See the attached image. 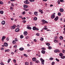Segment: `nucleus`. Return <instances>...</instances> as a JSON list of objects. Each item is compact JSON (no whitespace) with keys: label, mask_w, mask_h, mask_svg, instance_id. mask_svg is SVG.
<instances>
[{"label":"nucleus","mask_w":65,"mask_h":65,"mask_svg":"<svg viewBox=\"0 0 65 65\" xmlns=\"http://www.w3.org/2000/svg\"><path fill=\"white\" fill-rule=\"evenodd\" d=\"M26 1H25L24 3L26 4H30V2L28 1L29 0H25Z\"/></svg>","instance_id":"1"},{"label":"nucleus","mask_w":65,"mask_h":65,"mask_svg":"<svg viewBox=\"0 0 65 65\" xmlns=\"http://www.w3.org/2000/svg\"><path fill=\"white\" fill-rule=\"evenodd\" d=\"M41 21L43 24H45L46 23L47 24V23H48V22H47L45 20H42Z\"/></svg>","instance_id":"2"},{"label":"nucleus","mask_w":65,"mask_h":65,"mask_svg":"<svg viewBox=\"0 0 65 65\" xmlns=\"http://www.w3.org/2000/svg\"><path fill=\"white\" fill-rule=\"evenodd\" d=\"M32 29L34 31H35V30H39V29L38 28H36L35 27H33L32 28Z\"/></svg>","instance_id":"3"},{"label":"nucleus","mask_w":65,"mask_h":65,"mask_svg":"<svg viewBox=\"0 0 65 65\" xmlns=\"http://www.w3.org/2000/svg\"><path fill=\"white\" fill-rule=\"evenodd\" d=\"M55 18V15H54V14H52L51 18L52 19H54Z\"/></svg>","instance_id":"4"},{"label":"nucleus","mask_w":65,"mask_h":65,"mask_svg":"<svg viewBox=\"0 0 65 65\" xmlns=\"http://www.w3.org/2000/svg\"><path fill=\"white\" fill-rule=\"evenodd\" d=\"M15 25H13V26L11 27V29H15Z\"/></svg>","instance_id":"5"},{"label":"nucleus","mask_w":65,"mask_h":65,"mask_svg":"<svg viewBox=\"0 0 65 65\" xmlns=\"http://www.w3.org/2000/svg\"><path fill=\"white\" fill-rule=\"evenodd\" d=\"M58 19H59V17L58 16H57L54 19V20L55 21H57V20H58Z\"/></svg>","instance_id":"6"},{"label":"nucleus","mask_w":65,"mask_h":65,"mask_svg":"<svg viewBox=\"0 0 65 65\" xmlns=\"http://www.w3.org/2000/svg\"><path fill=\"white\" fill-rule=\"evenodd\" d=\"M23 7L25 8H26L28 7V6L24 4L23 5Z\"/></svg>","instance_id":"7"},{"label":"nucleus","mask_w":65,"mask_h":65,"mask_svg":"<svg viewBox=\"0 0 65 65\" xmlns=\"http://www.w3.org/2000/svg\"><path fill=\"white\" fill-rule=\"evenodd\" d=\"M1 24L2 25H4L5 24V22L4 21H2L1 22Z\"/></svg>","instance_id":"8"},{"label":"nucleus","mask_w":65,"mask_h":65,"mask_svg":"<svg viewBox=\"0 0 65 65\" xmlns=\"http://www.w3.org/2000/svg\"><path fill=\"white\" fill-rule=\"evenodd\" d=\"M57 52H59V50L58 49H56L54 50L55 53H57Z\"/></svg>","instance_id":"9"},{"label":"nucleus","mask_w":65,"mask_h":65,"mask_svg":"<svg viewBox=\"0 0 65 65\" xmlns=\"http://www.w3.org/2000/svg\"><path fill=\"white\" fill-rule=\"evenodd\" d=\"M32 60L33 61H36V58L35 57H34L32 58Z\"/></svg>","instance_id":"10"},{"label":"nucleus","mask_w":65,"mask_h":65,"mask_svg":"<svg viewBox=\"0 0 65 65\" xmlns=\"http://www.w3.org/2000/svg\"><path fill=\"white\" fill-rule=\"evenodd\" d=\"M24 34L25 35H27L28 34V33H27V31H25L24 32Z\"/></svg>","instance_id":"11"},{"label":"nucleus","mask_w":65,"mask_h":65,"mask_svg":"<svg viewBox=\"0 0 65 65\" xmlns=\"http://www.w3.org/2000/svg\"><path fill=\"white\" fill-rule=\"evenodd\" d=\"M19 30L20 29L19 28H18L16 29L15 31V32H19Z\"/></svg>","instance_id":"12"},{"label":"nucleus","mask_w":65,"mask_h":65,"mask_svg":"<svg viewBox=\"0 0 65 65\" xmlns=\"http://www.w3.org/2000/svg\"><path fill=\"white\" fill-rule=\"evenodd\" d=\"M24 50V48L23 47H21L19 48V50L21 51H23Z\"/></svg>","instance_id":"13"},{"label":"nucleus","mask_w":65,"mask_h":65,"mask_svg":"<svg viewBox=\"0 0 65 65\" xmlns=\"http://www.w3.org/2000/svg\"><path fill=\"white\" fill-rule=\"evenodd\" d=\"M26 28L29 30H31V29H32V28L30 27H26Z\"/></svg>","instance_id":"14"},{"label":"nucleus","mask_w":65,"mask_h":65,"mask_svg":"<svg viewBox=\"0 0 65 65\" xmlns=\"http://www.w3.org/2000/svg\"><path fill=\"white\" fill-rule=\"evenodd\" d=\"M4 45L5 46H8V44L6 43H5L4 44Z\"/></svg>","instance_id":"15"},{"label":"nucleus","mask_w":65,"mask_h":65,"mask_svg":"<svg viewBox=\"0 0 65 65\" xmlns=\"http://www.w3.org/2000/svg\"><path fill=\"white\" fill-rule=\"evenodd\" d=\"M60 12H63L64 11V10H63V9L61 8L60 9Z\"/></svg>","instance_id":"16"},{"label":"nucleus","mask_w":65,"mask_h":65,"mask_svg":"<svg viewBox=\"0 0 65 65\" xmlns=\"http://www.w3.org/2000/svg\"><path fill=\"white\" fill-rule=\"evenodd\" d=\"M40 60L41 61V62H44V60H43V59H42V58H40Z\"/></svg>","instance_id":"17"},{"label":"nucleus","mask_w":65,"mask_h":65,"mask_svg":"<svg viewBox=\"0 0 65 65\" xmlns=\"http://www.w3.org/2000/svg\"><path fill=\"white\" fill-rule=\"evenodd\" d=\"M41 53L42 54H44L45 53V51L43 50L41 51Z\"/></svg>","instance_id":"18"},{"label":"nucleus","mask_w":65,"mask_h":65,"mask_svg":"<svg viewBox=\"0 0 65 65\" xmlns=\"http://www.w3.org/2000/svg\"><path fill=\"white\" fill-rule=\"evenodd\" d=\"M59 38L60 40H63V37L62 36H60Z\"/></svg>","instance_id":"19"},{"label":"nucleus","mask_w":65,"mask_h":65,"mask_svg":"<svg viewBox=\"0 0 65 65\" xmlns=\"http://www.w3.org/2000/svg\"><path fill=\"white\" fill-rule=\"evenodd\" d=\"M6 38V37L5 36H3L2 38V40H4L5 38Z\"/></svg>","instance_id":"20"},{"label":"nucleus","mask_w":65,"mask_h":65,"mask_svg":"<svg viewBox=\"0 0 65 65\" xmlns=\"http://www.w3.org/2000/svg\"><path fill=\"white\" fill-rule=\"evenodd\" d=\"M12 43L13 44H15L16 43V41H15L14 40L13 41Z\"/></svg>","instance_id":"21"},{"label":"nucleus","mask_w":65,"mask_h":65,"mask_svg":"<svg viewBox=\"0 0 65 65\" xmlns=\"http://www.w3.org/2000/svg\"><path fill=\"white\" fill-rule=\"evenodd\" d=\"M59 56L61 57L63 56V54H62V53H60L59 54Z\"/></svg>","instance_id":"22"},{"label":"nucleus","mask_w":65,"mask_h":65,"mask_svg":"<svg viewBox=\"0 0 65 65\" xmlns=\"http://www.w3.org/2000/svg\"><path fill=\"white\" fill-rule=\"evenodd\" d=\"M34 21H37V18L36 17H35L34 18Z\"/></svg>","instance_id":"23"},{"label":"nucleus","mask_w":65,"mask_h":65,"mask_svg":"<svg viewBox=\"0 0 65 65\" xmlns=\"http://www.w3.org/2000/svg\"><path fill=\"white\" fill-rule=\"evenodd\" d=\"M39 12H40L41 13H43V12H42V10L40 9H39Z\"/></svg>","instance_id":"24"},{"label":"nucleus","mask_w":65,"mask_h":65,"mask_svg":"<svg viewBox=\"0 0 65 65\" xmlns=\"http://www.w3.org/2000/svg\"><path fill=\"white\" fill-rule=\"evenodd\" d=\"M20 38L21 39L23 38H24V36L23 35H21L20 36Z\"/></svg>","instance_id":"25"},{"label":"nucleus","mask_w":65,"mask_h":65,"mask_svg":"<svg viewBox=\"0 0 65 65\" xmlns=\"http://www.w3.org/2000/svg\"><path fill=\"white\" fill-rule=\"evenodd\" d=\"M9 51H10V50H5V52H9Z\"/></svg>","instance_id":"26"},{"label":"nucleus","mask_w":65,"mask_h":65,"mask_svg":"<svg viewBox=\"0 0 65 65\" xmlns=\"http://www.w3.org/2000/svg\"><path fill=\"white\" fill-rule=\"evenodd\" d=\"M58 15H59V16H60V15H61V13H60V12H58Z\"/></svg>","instance_id":"27"},{"label":"nucleus","mask_w":65,"mask_h":65,"mask_svg":"<svg viewBox=\"0 0 65 65\" xmlns=\"http://www.w3.org/2000/svg\"><path fill=\"white\" fill-rule=\"evenodd\" d=\"M11 60V59H9L8 61V63H9L10 61Z\"/></svg>","instance_id":"28"},{"label":"nucleus","mask_w":65,"mask_h":65,"mask_svg":"<svg viewBox=\"0 0 65 65\" xmlns=\"http://www.w3.org/2000/svg\"><path fill=\"white\" fill-rule=\"evenodd\" d=\"M3 11H0V13L1 14H3Z\"/></svg>","instance_id":"29"},{"label":"nucleus","mask_w":65,"mask_h":65,"mask_svg":"<svg viewBox=\"0 0 65 65\" xmlns=\"http://www.w3.org/2000/svg\"><path fill=\"white\" fill-rule=\"evenodd\" d=\"M48 49L49 50H51V49H52V47H51V46H48Z\"/></svg>","instance_id":"30"},{"label":"nucleus","mask_w":65,"mask_h":65,"mask_svg":"<svg viewBox=\"0 0 65 65\" xmlns=\"http://www.w3.org/2000/svg\"><path fill=\"white\" fill-rule=\"evenodd\" d=\"M37 13H38V12H34V14L35 15L37 14Z\"/></svg>","instance_id":"31"},{"label":"nucleus","mask_w":65,"mask_h":65,"mask_svg":"<svg viewBox=\"0 0 65 65\" xmlns=\"http://www.w3.org/2000/svg\"><path fill=\"white\" fill-rule=\"evenodd\" d=\"M3 4V2L2 1H0V4Z\"/></svg>","instance_id":"32"},{"label":"nucleus","mask_w":65,"mask_h":65,"mask_svg":"<svg viewBox=\"0 0 65 65\" xmlns=\"http://www.w3.org/2000/svg\"><path fill=\"white\" fill-rule=\"evenodd\" d=\"M26 65H28L29 64V63L28 62H26L25 63Z\"/></svg>","instance_id":"33"},{"label":"nucleus","mask_w":65,"mask_h":65,"mask_svg":"<svg viewBox=\"0 0 65 65\" xmlns=\"http://www.w3.org/2000/svg\"><path fill=\"white\" fill-rule=\"evenodd\" d=\"M65 58V56H64L63 57L61 56V59H64Z\"/></svg>","instance_id":"34"},{"label":"nucleus","mask_w":65,"mask_h":65,"mask_svg":"<svg viewBox=\"0 0 65 65\" xmlns=\"http://www.w3.org/2000/svg\"><path fill=\"white\" fill-rule=\"evenodd\" d=\"M49 60H53V58L52 57H51L50 58Z\"/></svg>","instance_id":"35"},{"label":"nucleus","mask_w":65,"mask_h":65,"mask_svg":"<svg viewBox=\"0 0 65 65\" xmlns=\"http://www.w3.org/2000/svg\"><path fill=\"white\" fill-rule=\"evenodd\" d=\"M29 38V37L28 36H27L26 37V39H28V38Z\"/></svg>","instance_id":"36"},{"label":"nucleus","mask_w":65,"mask_h":65,"mask_svg":"<svg viewBox=\"0 0 65 65\" xmlns=\"http://www.w3.org/2000/svg\"><path fill=\"white\" fill-rule=\"evenodd\" d=\"M24 56H25L26 57H28V55H26V54H24Z\"/></svg>","instance_id":"37"},{"label":"nucleus","mask_w":65,"mask_h":65,"mask_svg":"<svg viewBox=\"0 0 65 65\" xmlns=\"http://www.w3.org/2000/svg\"><path fill=\"white\" fill-rule=\"evenodd\" d=\"M60 1H59V0H58L57 1V3H58V4H60Z\"/></svg>","instance_id":"38"},{"label":"nucleus","mask_w":65,"mask_h":65,"mask_svg":"<svg viewBox=\"0 0 65 65\" xmlns=\"http://www.w3.org/2000/svg\"><path fill=\"white\" fill-rule=\"evenodd\" d=\"M25 11H24L23 12V13H22V14L23 15H24V14H25Z\"/></svg>","instance_id":"39"},{"label":"nucleus","mask_w":65,"mask_h":65,"mask_svg":"<svg viewBox=\"0 0 65 65\" xmlns=\"http://www.w3.org/2000/svg\"><path fill=\"white\" fill-rule=\"evenodd\" d=\"M24 10H25L26 11H28V10H29V9H24Z\"/></svg>","instance_id":"40"},{"label":"nucleus","mask_w":65,"mask_h":65,"mask_svg":"<svg viewBox=\"0 0 65 65\" xmlns=\"http://www.w3.org/2000/svg\"><path fill=\"white\" fill-rule=\"evenodd\" d=\"M46 45L48 46H49V45H50V43H47Z\"/></svg>","instance_id":"41"},{"label":"nucleus","mask_w":65,"mask_h":65,"mask_svg":"<svg viewBox=\"0 0 65 65\" xmlns=\"http://www.w3.org/2000/svg\"><path fill=\"white\" fill-rule=\"evenodd\" d=\"M13 61L14 63H16V60H15V59H14L13 60Z\"/></svg>","instance_id":"42"},{"label":"nucleus","mask_w":65,"mask_h":65,"mask_svg":"<svg viewBox=\"0 0 65 65\" xmlns=\"http://www.w3.org/2000/svg\"><path fill=\"white\" fill-rule=\"evenodd\" d=\"M55 60L57 61V62H59V60L58 59L56 58Z\"/></svg>","instance_id":"43"},{"label":"nucleus","mask_w":65,"mask_h":65,"mask_svg":"<svg viewBox=\"0 0 65 65\" xmlns=\"http://www.w3.org/2000/svg\"><path fill=\"white\" fill-rule=\"evenodd\" d=\"M14 41H18V39H17V38H15V39Z\"/></svg>","instance_id":"44"},{"label":"nucleus","mask_w":65,"mask_h":65,"mask_svg":"<svg viewBox=\"0 0 65 65\" xmlns=\"http://www.w3.org/2000/svg\"><path fill=\"white\" fill-rule=\"evenodd\" d=\"M42 49L44 51V50H45V48L43 47L42 48Z\"/></svg>","instance_id":"45"},{"label":"nucleus","mask_w":65,"mask_h":65,"mask_svg":"<svg viewBox=\"0 0 65 65\" xmlns=\"http://www.w3.org/2000/svg\"><path fill=\"white\" fill-rule=\"evenodd\" d=\"M30 2H34V0H29Z\"/></svg>","instance_id":"46"},{"label":"nucleus","mask_w":65,"mask_h":65,"mask_svg":"<svg viewBox=\"0 0 65 65\" xmlns=\"http://www.w3.org/2000/svg\"><path fill=\"white\" fill-rule=\"evenodd\" d=\"M17 27L18 28H20V25H18L17 26Z\"/></svg>","instance_id":"47"},{"label":"nucleus","mask_w":65,"mask_h":65,"mask_svg":"<svg viewBox=\"0 0 65 65\" xmlns=\"http://www.w3.org/2000/svg\"><path fill=\"white\" fill-rule=\"evenodd\" d=\"M23 22L24 23H26V20H23Z\"/></svg>","instance_id":"48"},{"label":"nucleus","mask_w":65,"mask_h":65,"mask_svg":"<svg viewBox=\"0 0 65 65\" xmlns=\"http://www.w3.org/2000/svg\"><path fill=\"white\" fill-rule=\"evenodd\" d=\"M60 2H64V1L63 0H60Z\"/></svg>","instance_id":"49"},{"label":"nucleus","mask_w":65,"mask_h":65,"mask_svg":"<svg viewBox=\"0 0 65 65\" xmlns=\"http://www.w3.org/2000/svg\"><path fill=\"white\" fill-rule=\"evenodd\" d=\"M36 35L37 36H39V33H37L36 34Z\"/></svg>","instance_id":"50"},{"label":"nucleus","mask_w":65,"mask_h":65,"mask_svg":"<svg viewBox=\"0 0 65 65\" xmlns=\"http://www.w3.org/2000/svg\"><path fill=\"white\" fill-rule=\"evenodd\" d=\"M14 48H16V47H17V45H14Z\"/></svg>","instance_id":"51"},{"label":"nucleus","mask_w":65,"mask_h":65,"mask_svg":"<svg viewBox=\"0 0 65 65\" xmlns=\"http://www.w3.org/2000/svg\"><path fill=\"white\" fill-rule=\"evenodd\" d=\"M55 64V62H52V65H54V64Z\"/></svg>","instance_id":"52"},{"label":"nucleus","mask_w":65,"mask_h":65,"mask_svg":"<svg viewBox=\"0 0 65 65\" xmlns=\"http://www.w3.org/2000/svg\"><path fill=\"white\" fill-rule=\"evenodd\" d=\"M36 63H39V61L37 60L36 61Z\"/></svg>","instance_id":"53"},{"label":"nucleus","mask_w":65,"mask_h":65,"mask_svg":"<svg viewBox=\"0 0 65 65\" xmlns=\"http://www.w3.org/2000/svg\"><path fill=\"white\" fill-rule=\"evenodd\" d=\"M41 41H43V38H41Z\"/></svg>","instance_id":"54"},{"label":"nucleus","mask_w":65,"mask_h":65,"mask_svg":"<svg viewBox=\"0 0 65 65\" xmlns=\"http://www.w3.org/2000/svg\"><path fill=\"white\" fill-rule=\"evenodd\" d=\"M0 64L1 65H4V64H3V62H1V63Z\"/></svg>","instance_id":"55"},{"label":"nucleus","mask_w":65,"mask_h":65,"mask_svg":"<svg viewBox=\"0 0 65 65\" xmlns=\"http://www.w3.org/2000/svg\"><path fill=\"white\" fill-rule=\"evenodd\" d=\"M32 64H33V63H32V62H30V65H32Z\"/></svg>","instance_id":"56"},{"label":"nucleus","mask_w":65,"mask_h":65,"mask_svg":"<svg viewBox=\"0 0 65 65\" xmlns=\"http://www.w3.org/2000/svg\"><path fill=\"white\" fill-rule=\"evenodd\" d=\"M6 40L7 41H9V38H7L6 39Z\"/></svg>","instance_id":"57"},{"label":"nucleus","mask_w":65,"mask_h":65,"mask_svg":"<svg viewBox=\"0 0 65 65\" xmlns=\"http://www.w3.org/2000/svg\"><path fill=\"white\" fill-rule=\"evenodd\" d=\"M22 20H25L26 19V18L24 17L22 18Z\"/></svg>","instance_id":"58"},{"label":"nucleus","mask_w":65,"mask_h":65,"mask_svg":"<svg viewBox=\"0 0 65 65\" xmlns=\"http://www.w3.org/2000/svg\"><path fill=\"white\" fill-rule=\"evenodd\" d=\"M28 13L29 14H32V13L31 12H29Z\"/></svg>","instance_id":"59"},{"label":"nucleus","mask_w":65,"mask_h":65,"mask_svg":"<svg viewBox=\"0 0 65 65\" xmlns=\"http://www.w3.org/2000/svg\"><path fill=\"white\" fill-rule=\"evenodd\" d=\"M11 1H12V2H13V1H15V0H10Z\"/></svg>","instance_id":"60"},{"label":"nucleus","mask_w":65,"mask_h":65,"mask_svg":"<svg viewBox=\"0 0 65 65\" xmlns=\"http://www.w3.org/2000/svg\"><path fill=\"white\" fill-rule=\"evenodd\" d=\"M13 8L12 7H10V9H12H12Z\"/></svg>","instance_id":"61"},{"label":"nucleus","mask_w":65,"mask_h":65,"mask_svg":"<svg viewBox=\"0 0 65 65\" xmlns=\"http://www.w3.org/2000/svg\"><path fill=\"white\" fill-rule=\"evenodd\" d=\"M34 41H35V42H36V41H37V40H36V39H34Z\"/></svg>","instance_id":"62"},{"label":"nucleus","mask_w":65,"mask_h":65,"mask_svg":"<svg viewBox=\"0 0 65 65\" xmlns=\"http://www.w3.org/2000/svg\"><path fill=\"white\" fill-rule=\"evenodd\" d=\"M47 28H44V30H47Z\"/></svg>","instance_id":"63"},{"label":"nucleus","mask_w":65,"mask_h":65,"mask_svg":"<svg viewBox=\"0 0 65 65\" xmlns=\"http://www.w3.org/2000/svg\"><path fill=\"white\" fill-rule=\"evenodd\" d=\"M41 64H42L43 65V64H44V62H41Z\"/></svg>","instance_id":"64"}]
</instances>
